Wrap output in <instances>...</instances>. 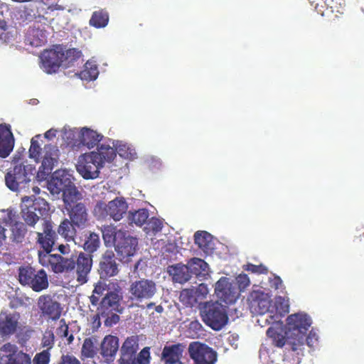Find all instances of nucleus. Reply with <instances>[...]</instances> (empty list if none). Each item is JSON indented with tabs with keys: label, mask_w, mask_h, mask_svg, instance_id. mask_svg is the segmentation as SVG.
<instances>
[{
	"label": "nucleus",
	"mask_w": 364,
	"mask_h": 364,
	"mask_svg": "<svg viewBox=\"0 0 364 364\" xmlns=\"http://www.w3.org/2000/svg\"><path fill=\"white\" fill-rule=\"evenodd\" d=\"M138 342L137 336H132L127 338L121 347L119 364H133V359L139 349Z\"/></svg>",
	"instance_id": "5701e85b"
},
{
	"label": "nucleus",
	"mask_w": 364,
	"mask_h": 364,
	"mask_svg": "<svg viewBox=\"0 0 364 364\" xmlns=\"http://www.w3.org/2000/svg\"><path fill=\"white\" fill-rule=\"evenodd\" d=\"M128 207L126 199L122 196L116 197L108 203L103 200H98L94 206L93 215L98 220L109 218L118 222L127 213Z\"/></svg>",
	"instance_id": "39448f33"
},
{
	"label": "nucleus",
	"mask_w": 364,
	"mask_h": 364,
	"mask_svg": "<svg viewBox=\"0 0 364 364\" xmlns=\"http://www.w3.org/2000/svg\"><path fill=\"white\" fill-rule=\"evenodd\" d=\"M21 200V213L26 225L34 227L38 221L42 223V220H46L41 218L49 210V205L46 200L36 198L34 196H24Z\"/></svg>",
	"instance_id": "20e7f679"
},
{
	"label": "nucleus",
	"mask_w": 364,
	"mask_h": 364,
	"mask_svg": "<svg viewBox=\"0 0 364 364\" xmlns=\"http://www.w3.org/2000/svg\"><path fill=\"white\" fill-rule=\"evenodd\" d=\"M80 138L81 143L87 148H93L101 140L102 136L97 132L87 127L80 131Z\"/></svg>",
	"instance_id": "7c9ffc66"
},
{
	"label": "nucleus",
	"mask_w": 364,
	"mask_h": 364,
	"mask_svg": "<svg viewBox=\"0 0 364 364\" xmlns=\"http://www.w3.org/2000/svg\"><path fill=\"white\" fill-rule=\"evenodd\" d=\"M114 291L105 294L100 303L97 312L95 314L98 318V325H100V317L105 318V326L111 327L119 321V316L117 313H122V308L120 305L122 299V288L119 284H113Z\"/></svg>",
	"instance_id": "7ed1b4c3"
},
{
	"label": "nucleus",
	"mask_w": 364,
	"mask_h": 364,
	"mask_svg": "<svg viewBox=\"0 0 364 364\" xmlns=\"http://www.w3.org/2000/svg\"><path fill=\"white\" fill-rule=\"evenodd\" d=\"M270 282L272 287L278 289L282 284V280L279 276H274L273 279Z\"/></svg>",
	"instance_id": "e2e57ef3"
},
{
	"label": "nucleus",
	"mask_w": 364,
	"mask_h": 364,
	"mask_svg": "<svg viewBox=\"0 0 364 364\" xmlns=\"http://www.w3.org/2000/svg\"><path fill=\"white\" fill-rule=\"evenodd\" d=\"M243 269L245 271L257 274H267L268 273L267 267L262 264L256 265L252 263H247V264L243 265Z\"/></svg>",
	"instance_id": "864d4df0"
},
{
	"label": "nucleus",
	"mask_w": 364,
	"mask_h": 364,
	"mask_svg": "<svg viewBox=\"0 0 364 364\" xmlns=\"http://www.w3.org/2000/svg\"><path fill=\"white\" fill-rule=\"evenodd\" d=\"M163 228V223L158 218L153 217L147 223L146 229L148 230L147 233L152 232L153 233L159 232Z\"/></svg>",
	"instance_id": "6e6d98bb"
},
{
	"label": "nucleus",
	"mask_w": 364,
	"mask_h": 364,
	"mask_svg": "<svg viewBox=\"0 0 364 364\" xmlns=\"http://www.w3.org/2000/svg\"><path fill=\"white\" fill-rule=\"evenodd\" d=\"M276 308L277 311H280V313H269L265 318L266 321L269 323L279 322L282 314H285L289 312V306L288 304V300H286L284 297L279 296L276 300Z\"/></svg>",
	"instance_id": "c756f323"
},
{
	"label": "nucleus",
	"mask_w": 364,
	"mask_h": 364,
	"mask_svg": "<svg viewBox=\"0 0 364 364\" xmlns=\"http://www.w3.org/2000/svg\"><path fill=\"white\" fill-rule=\"evenodd\" d=\"M100 279H107L118 274V264L112 251H106L102 255L98 269Z\"/></svg>",
	"instance_id": "4be33fe9"
},
{
	"label": "nucleus",
	"mask_w": 364,
	"mask_h": 364,
	"mask_svg": "<svg viewBox=\"0 0 364 364\" xmlns=\"http://www.w3.org/2000/svg\"><path fill=\"white\" fill-rule=\"evenodd\" d=\"M188 351L194 364H215L218 360L217 352L205 343L199 341L191 342Z\"/></svg>",
	"instance_id": "9b49d317"
},
{
	"label": "nucleus",
	"mask_w": 364,
	"mask_h": 364,
	"mask_svg": "<svg viewBox=\"0 0 364 364\" xmlns=\"http://www.w3.org/2000/svg\"><path fill=\"white\" fill-rule=\"evenodd\" d=\"M65 61L72 63L77 60L82 56V51L76 48H69L66 50H64Z\"/></svg>",
	"instance_id": "5fc2aeb1"
},
{
	"label": "nucleus",
	"mask_w": 364,
	"mask_h": 364,
	"mask_svg": "<svg viewBox=\"0 0 364 364\" xmlns=\"http://www.w3.org/2000/svg\"><path fill=\"white\" fill-rule=\"evenodd\" d=\"M6 364H31V357L21 350L9 354Z\"/></svg>",
	"instance_id": "a18cd8bd"
},
{
	"label": "nucleus",
	"mask_w": 364,
	"mask_h": 364,
	"mask_svg": "<svg viewBox=\"0 0 364 364\" xmlns=\"http://www.w3.org/2000/svg\"><path fill=\"white\" fill-rule=\"evenodd\" d=\"M5 228L0 224V247L2 245L3 242L6 240Z\"/></svg>",
	"instance_id": "69168bd1"
},
{
	"label": "nucleus",
	"mask_w": 364,
	"mask_h": 364,
	"mask_svg": "<svg viewBox=\"0 0 364 364\" xmlns=\"http://www.w3.org/2000/svg\"><path fill=\"white\" fill-rule=\"evenodd\" d=\"M137 245V238L131 236L127 231L124 230L123 233H119L118 235V242L114 248L117 255L124 259L135 254Z\"/></svg>",
	"instance_id": "6ab92c4d"
},
{
	"label": "nucleus",
	"mask_w": 364,
	"mask_h": 364,
	"mask_svg": "<svg viewBox=\"0 0 364 364\" xmlns=\"http://www.w3.org/2000/svg\"><path fill=\"white\" fill-rule=\"evenodd\" d=\"M149 215L148 210L142 208L134 212H129L128 218L131 223H134L137 226H141L146 223Z\"/></svg>",
	"instance_id": "37998d69"
},
{
	"label": "nucleus",
	"mask_w": 364,
	"mask_h": 364,
	"mask_svg": "<svg viewBox=\"0 0 364 364\" xmlns=\"http://www.w3.org/2000/svg\"><path fill=\"white\" fill-rule=\"evenodd\" d=\"M203 321L214 331L221 330L228 322L226 307L218 301L205 302L200 309Z\"/></svg>",
	"instance_id": "0eeeda50"
},
{
	"label": "nucleus",
	"mask_w": 364,
	"mask_h": 364,
	"mask_svg": "<svg viewBox=\"0 0 364 364\" xmlns=\"http://www.w3.org/2000/svg\"><path fill=\"white\" fill-rule=\"evenodd\" d=\"M72 175L66 170H57L53 173L48 182L49 189L53 193L58 194L62 192L63 200H65L68 193L73 196L80 193L75 187Z\"/></svg>",
	"instance_id": "1a4fd4ad"
},
{
	"label": "nucleus",
	"mask_w": 364,
	"mask_h": 364,
	"mask_svg": "<svg viewBox=\"0 0 364 364\" xmlns=\"http://www.w3.org/2000/svg\"><path fill=\"white\" fill-rule=\"evenodd\" d=\"M100 245V240L98 234L92 232H89L88 234H85V240L82 247L84 250L87 252V255H92V254L99 248Z\"/></svg>",
	"instance_id": "4c0bfd02"
},
{
	"label": "nucleus",
	"mask_w": 364,
	"mask_h": 364,
	"mask_svg": "<svg viewBox=\"0 0 364 364\" xmlns=\"http://www.w3.org/2000/svg\"><path fill=\"white\" fill-rule=\"evenodd\" d=\"M150 348L149 347L144 348L138 355H135L133 359V364H149L150 359ZM132 364V363H131Z\"/></svg>",
	"instance_id": "8fccbe9b"
},
{
	"label": "nucleus",
	"mask_w": 364,
	"mask_h": 364,
	"mask_svg": "<svg viewBox=\"0 0 364 364\" xmlns=\"http://www.w3.org/2000/svg\"><path fill=\"white\" fill-rule=\"evenodd\" d=\"M267 336L272 341V343L279 348L283 347L285 344L287 346V337L286 331L284 335L272 327H269L267 331Z\"/></svg>",
	"instance_id": "79ce46f5"
},
{
	"label": "nucleus",
	"mask_w": 364,
	"mask_h": 364,
	"mask_svg": "<svg viewBox=\"0 0 364 364\" xmlns=\"http://www.w3.org/2000/svg\"><path fill=\"white\" fill-rule=\"evenodd\" d=\"M58 364H81L80 360L73 355H63Z\"/></svg>",
	"instance_id": "052dcab7"
},
{
	"label": "nucleus",
	"mask_w": 364,
	"mask_h": 364,
	"mask_svg": "<svg viewBox=\"0 0 364 364\" xmlns=\"http://www.w3.org/2000/svg\"><path fill=\"white\" fill-rule=\"evenodd\" d=\"M318 341V336L315 332L311 331L307 336L306 333H305L304 344L306 343L308 346L313 348L317 344Z\"/></svg>",
	"instance_id": "bf43d9fd"
},
{
	"label": "nucleus",
	"mask_w": 364,
	"mask_h": 364,
	"mask_svg": "<svg viewBox=\"0 0 364 364\" xmlns=\"http://www.w3.org/2000/svg\"><path fill=\"white\" fill-rule=\"evenodd\" d=\"M195 243L205 253H210L213 244L210 234L206 231H197L194 234Z\"/></svg>",
	"instance_id": "2f4dec72"
},
{
	"label": "nucleus",
	"mask_w": 364,
	"mask_h": 364,
	"mask_svg": "<svg viewBox=\"0 0 364 364\" xmlns=\"http://www.w3.org/2000/svg\"><path fill=\"white\" fill-rule=\"evenodd\" d=\"M75 258H65L58 254H39V262L46 267H50L55 273L74 271Z\"/></svg>",
	"instance_id": "f8f14e48"
},
{
	"label": "nucleus",
	"mask_w": 364,
	"mask_h": 364,
	"mask_svg": "<svg viewBox=\"0 0 364 364\" xmlns=\"http://www.w3.org/2000/svg\"><path fill=\"white\" fill-rule=\"evenodd\" d=\"M18 314H0V333L2 336H10L15 333L18 323Z\"/></svg>",
	"instance_id": "a878e982"
},
{
	"label": "nucleus",
	"mask_w": 364,
	"mask_h": 364,
	"mask_svg": "<svg viewBox=\"0 0 364 364\" xmlns=\"http://www.w3.org/2000/svg\"><path fill=\"white\" fill-rule=\"evenodd\" d=\"M36 234V243L43 250V252L38 251V255H50L57 238L52 222L48 220H42V231L37 232Z\"/></svg>",
	"instance_id": "2eb2a0df"
},
{
	"label": "nucleus",
	"mask_w": 364,
	"mask_h": 364,
	"mask_svg": "<svg viewBox=\"0 0 364 364\" xmlns=\"http://www.w3.org/2000/svg\"><path fill=\"white\" fill-rule=\"evenodd\" d=\"M44 155L41 166L37 172V178L39 180L46 178L54 168L55 165L58 163L59 158V150L56 146L52 144H47L44 146Z\"/></svg>",
	"instance_id": "dca6fc26"
},
{
	"label": "nucleus",
	"mask_w": 364,
	"mask_h": 364,
	"mask_svg": "<svg viewBox=\"0 0 364 364\" xmlns=\"http://www.w3.org/2000/svg\"><path fill=\"white\" fill-rule=\"evenodd\" d=\"M248 301L251 311L260 315L269 313L272 304L270 295L261 290L252 291L248 296Z\"/></svg>",
	"instance_id": "f3484780"
},
{
	"label": "nucleus",
	"mask_w": 364,
	"mask_h": 364,
	"mask_svg": "<svg viewBox=\"0 0 364 364\" xmlns=\"http://www.w3.org/2000/svg\"><path fill=\"white\" fill-rule=\"evenodd\" d=\"M40 316L46 320L57 321L62 314L63 307L53 296L43 294L39 296L37 302Z\"/></svg>",
	"instance_id": "ddd939ff"
},
{
	"label": "nucleus",
	"mask_w": 364,
	"mask_h": 364,
	"mask_svg": "<svg viewBox=\"0 0 364 364\" xmlns=\"http://www.w3.org/2000/svg\"><path fill=\"white\" fill-rule=\"evenodd\" d=\"M116 283H109L107 285L105 282L98 281L95 284L92 294L90 296V301L92 305L97 306L99 304L100 298L102 296L105 291L108 292L114 291V286Z\"/></svg>",
	"instance_id": "72a5a7b5"
},
{
	"label": "nucleus",
	"mask_w": 364,
	"mask_h": 364,
	"mask_svg": "<svg viewBox=\"0 0 364 364\" xmlns=\"http://www.w3.org/2000/svg\"><path fill=\"white\" fill-rule=\"evenodd\" d=\"M14 137L11 126L6 124H0V157L6 158L13 151Z\"/></svg>",
	"instance_id": "b1692460"
},
{
	"label": "nucleus",
	"mask_w": 364,
	"mask_h": 364,
	"mask_svg": "<svg viewBox=\"0 0 364 364\" xmlns=\"http://www.w3.org/2000/svg\"><path fill=\"white\" fill-rule=\"evenodd\" d=\"M192 274L199 276L208 272V264L202 259L193 257L187 263Z\"/></svg>",
	"instance_id": "ea45409f"
},
{
	"label": "nucleus",
	"mask_w": 364,
	"mask_h": 364,
	"mask_svg": "<svg viewBox=\"0 0 364 364\" xmlns=\"http://www.w3.org/2000/svg\"><path fill=\"white\" fill-rule=\"evenodd\" d=\"M240 291H244L250 284V280L247 274H240L236 277Z\"/></svg>",
	"instance_id": "13d9d810"
},
{
	"label": "nucleus",
	"mask_w": 364,
	"mask_h": 364,
	"mask_svg": "<svg viewBox=\"0 0 364 364\" xmlns=\"http://www.w3.org/2000/svg\"><path fill=\"white\" fill-rule=\"evenodd\" d=\"M215 293L217 297L227 304H232L239 296L237 289L225 277H221L215 284Z\"/></svg>",
	"instance_id": "a211bd4d"
},
{
	"label": "nucleus",
	"mask_w": 364,
	"mask_h": 364,
	"mask_svg": "<svg viewBox=\"0 0 364 364\" xmlns=\"http://www.w3.org/2000/svg\"><path fill=\"white\" fill-rule=\"evenodd\" d=\"M102 237L106 245H114L118 242V235L119 233H123L124 230H117V227L114 225H106L102 229Z\"/></svg>",
	"instance_id": "e433bc0d"
},
{
	"label": "nucleus",
	"mask_w": 364,
	"mask_h": 364,
	"mask_svg": "<svg viewBox=\"0 0 364 364\" xmlns=\"http://www.w3.org/2000/svg\"><path fill=\"white\" fill-rule=\"evenodd\" d=\"M49 361L50 353L48 350L37 353L33 358V364H48Z\"/></svg>",
	"instance_id": "4d7b16f0"
},
{
	"label": "nucleus",
	"mask_w": 364,
	"mask_h": 364,
	"mask_svg": "<svg viewBox=\"0 0 364 364\" xmlns=\"http://www.w3.org/2000/svg\"><path fill=\"white\" fill-rule=\"evenodd\" d=\"M76 225L69 218H65L58 228V232L68 242L74 241Z\"/></svg>",
	"instance_id": "473e14b6"
},
{
	"label": "nucleus",
	"mask_w": 364,
	"mask_h": 364,
	"mask_svg": "<svg viewBox=\"0 0 364 364\" xmlns=\"http://www.w3.org/2000/svg\"><path fill=\"white\" fill-rule=\"evenodd\" d=\"M36 168L31 164H20L15 165L13 170L5 176L6 186L13 191H20L27 188V183L34 176Z\"/></svg>",
	"instance_id": "6e6552de"
},
{
	"label": "nucleus",
	"mask_w": 364,
	"mask_h": 364,
	"mask_svg": "<svg viewBox=\"0 0 364 364\" xmlns=\"http://www.w3.org/2000/svg\"><path fill=\"white\" fill-rule=\"evenodd\" d=\"M311 325V318L306 314L296 313L287 318V346L292 350L301 351L304 346L305 333Z\"/></svg>",
	"instance_id": "f03ea898"
},
{
	"label": "nucleus",
	"mask_w": 364,
	"mask_h": 364,
	"mask_svg": "<svg viewBox=\"0 0 364 364\" xmlns=\"http://www.w3.org/2000/svg\"><path fill=\"white\" fill-rule=\"evenodd\" d=\"M13 240L16 242H22L27 232L26 224L21 222H15L11 227Z\"/></svg>",
	"instance_id": "49530a36"
},
{
	"label": "nucleus",
	"mask_w": 364,
	"mask_h": 364,
	"mask_svg": "<svg viewBox=\"0 0 364 364\" xmlns=\"http://www.w3.org/2000/svg\"><path fill=\"white\" fill-rule=\"evenodd\" d=\"M66 200H63L65 209L69 218L77 228L83 229L89 225V210L85 203L81 201V193H68Z\"/></svg>",
	"instance_id": "423d86ee"
},
{
	"label": "nucleus",
	"mask_w": 364,
	"mask_h": 364,
	"mask_svg": "<svg viewBox=\"0 0 364 364\" xmlns=\"http://www.w3.org/2000/svg\"><path fill=\"white\" fill-rule=\"evenodd\" d=\"M40 137L41 135L38 134L32 138L31 141V146L28 151L30 158L35 159V161L37 162L38 161L41 156V148L36 139Z\"/></svg>",
	"instance_id": "09e8293b"
},
{
	"label": "nucleus",
	"mask_w": 364,
	"mask_h": 364,
	"mask_svg": "<svg viewBox=\"0 0 364 364\" xmlns=\"http://www.w3.org/2000/svg\"><path fill=\"white\" fill-rule=\"evenodd\" d=\"M56 333L59 337L62 338H66L69 345L74 341V336L73 333H69V327L64 318L60 321V326L57 328Z\"/></svg>",
	"instance_id": "de8ad7c7"
},
{
	"label": "nucleus",
	"mask_w": 364,
	"mask_h": 364,
	"mask_svg": "<svg viewBox=\"0 0 364 364\" xmlns=\"http://www.w3.org/2000/svg\"><path fill=\"white\" fill-rule=\"evenodd\" d=\"M99 75L98 70H81L80 73H75L74 75L79 77L82 80H95Z\"/></svg>",
	"instance_id": "3c124183"
},
{
	"label": "nucleus",
	"mask_w": 364,
	"mask_h": 364,
	"mask_svg": "<svg viewBox=\"0 0 364 364\" xmlns=\"http://www.w3.org/2000/svg\"><path fill=\"white\" fill-rule=\"evenodd\" d=\"M95 343L96 339L93 337L86 338L84 340L80 352V358L82 360L95 358L98 350Z\"/></svg>",
	"instance_id": "c9c22d12"
},
{
	"label": "nucleus",
	"mask_w": 364,
	"mask_h": 364,
	"mask_svg": "<svg viewBox=\"0 0 364 364\" xmlns=\"http://www.w3.org/2000/svg\"><path fill=\"white\" fill-rule=\"evenodd\" d=\"M168 272L175 282L183 284L191 277V272L188 264H176L168 267Z\"/></svg>",
	"instance_id": "cd10ccee"
},
{
	"label": "nucleus",
	"mask_w": 364,
	"mask_h": 364,
	"mask_svg": "<svg viewBox=\"0 0 364 364\" xmlns=\"http://www.w3.org/2000/svg\"><path fill=\"white\" fill-rule=\"evenodd\" d=\"M55 343V336L52 331H46L43 335L41 346L43 348H46L48 351L50 350Z\"/></svg>",
	"instance_id": "603ef678"
},
{
	"label": "nucleus",
	"mask_w": 364,
	"mask_h": 364,
	"mask_svg": "<svg viewBox=\"0 0 364 364\" xmlns=\"http://www.w3.org/2000/svg\"><path fill=\"white\" fill-rule=\"evenodd\" d=\"M32 282L28 286L36 292L44 290L48 287V276L43 269L36 271L35 276H33Z\"/></svg>",
	"instance_id": "f704fd0d"
},
{
	"label": "nucleus",
	"mask_w": 364,
	"mask_h": 364,
	"mask_svg": "<svg viewBox=\"0 0 364 364\" xmlns=\"http://www.w3.org/2000/svg\"><path fill=\"white\" fill-rule=\"evenodd\" d=\"M145 303L146 304L145 306H139L140 307H143V308H146V309H151L154 306H156V305H155L156 304L154 302H149V303H147V301H146Z\"/></svg>",
	"instance_id": "774afa93"
},
{
	"label": "nucleus",
	"mask_w": 364,
	"mask_h": 364,
	"mask_svg": "<svg viewBox=\"0 0 364 364\" xmlns=\"http://www.w3.org/2000/svg\"><path fill=\"white\" fill-rule=\"evenodd\" d=\"M55 136H56V130L53 129H50L48 130L44 134L45 138H46L48 139H51L55 137Z\"/></svg>",
	"instance_id": "0e129e2a"
},
{
	"label": "nucleus",
	"mask_w": 364,
	"mask_h": 364,
	"mask_svg": "<svg viewBox=\"0 0 364 364\" xmlns=\"http://www.w3.org/2000/svg\"><path fill=\"white\" fill-rule=\"evenodd\" d=\"M39 59L44 68H60L65 62L64 46L55 44L50 48L44 49L40 53Z\"/></svg>",
	"instance_id": "4468645a"
},
{
	"label": "nucleus",
	"mask_w": 364,
	"mask_h": 364,
	"mask_svg": "<svg viewBox=\"0 0 364 364\" xmlns=\"http://www.w3.org/2000/svg\"><path fill=\"white\" fill-rule=\"evenodd\" d=\"M58 250L60 251V253L65 255L68 253L69 247L66 245H60L58 247Z\"/></svg>",
	"instance_id": "338daca9"
},
{
	"label": "nucleus",
	"mask_w": 364,
	"mask_h": 364,
	"mask_svg": "<svg viewBox=\"0 0 364 364\" xmlns=\"http://www.w3.org/2000/svg\"><path fill=\"white\" fill-rule=\"evenodd\" d=\"M36 270L29 265L21 266L18 268V281L22 285H28L35 276Z\"/></svg>",
	"instance_id": "c03bdc74"
},
{
	"label": "nucleus",
	"mask_w": 364,
	"mask_h": 364,
	"mask_svg": "<svg viewBox=\"0 0 364 364\" xmlns=\"http://www.w3.org/2000/svg\"><path fill=\"white\" fill-rule=\"evenodd\" d=\"M186 346L183 343L166 345L161 352V360L164 364H184L181 361Z\"/></svg>",
	"instance_id": "412c9836"
},
{
	"label": "nucleus",
	"mask_w": 364,
	"mask_h": 364,
	"mask_svg": "<svg viewBox=\"0 0 364 364\" xmlns=\"http://www.w3.org/2000/svg\"><path fill=\"white\" fill-rule=\"evenodd\" d=\"M203 294H207L208 291L203 284H200L198 289L194 291L193 289H183L179 296V301L186 306H193L197 303L196 294L198 291H203Z\"/></svg>",
	"instance_id": "c85d7f7f"
},
{
	"label": "nucleus",
	"mask_w": 364,
	"mask_h": 364,
	"mask_svg": "<svg viewBox=\"0 0 364 364\" xmlns=\"http://www.w3.org/2000/svg\"><path fill=\"white\" fill-rule=\"evenodd\" d=\"M119 349V338L108 335L102 340L100 345V354L107 362L112 361Z\"/></svg>",
	"instance_id": "393cba45"
},
{
	"label": "nucleus",
	"mask_w": 364,
	"mask_h": 364,
	"mask_svg": "<svg viewBox=\"0 0 364 364\" xmlns=\"http://www.w3.org/2000/svg\"><path fill=\"white\" fill-rule=\"evenodd\" d=\"M47 41L45 31L39 28L30 27L25 36L24 42L32 47H40Z\"/></svg>",
	"instance_id": "bb28decb"
},
{
	"label": "nucleus",
	"mask_w": 364,
	"mask_h": 364,
	"mask_svg": "<svg viewBox=\"0 0 364 364\" xmlns=\"http://www.w3.org/2000/svg\"><path fill=\"white\" fill-rule=\"evenodd\" d=\"M1 350L5 353H9V354L14 353V352H18L17 350L16 346L11 344L10 343H7L4 344L1 348Z\"/></svg>",
	"instance_id": "680f3d73"
},
{
	"label": "nucleus",
	"mask_w": 364,
	"mask_h": 364,
	"mask_svg": "<svg viewBox=\"0 0 364 364\" xmlns=\"http://www.w3.org/2000/svg\"><path fill=\"white\" fill-rule=\"evenodd\" d=\"M74 271L76 274V281L80 284H85L88 280L92 266V256L85 252H80L75 258Z\"/></svg>",
	"instance_id": "aec40b11"
},
{
	"label": "nucleus",
	"mask_w": 364,
	"mask_h": 364,
	"mask_svg": "<svg viewBox=\"0 0 364 364\" xmlns=\"http://www.w3.org/2000/svg\"><path fill=\"white\" fill-rule=\"evenodd\" d=\"M311 4L314 6L318 14L324 16L328 11L333 12L336 2L334 0H311Z\"/></svg>",
	"instance_id": "a19ab883"
},
{
	"label": "nucleus",
	"mask_w": 364,
	"mask_h": 364,
	"mask_svg": "<svg viewBox=\"0 0 364 364\" xmlns=\"http://www.w3.org/2000/svg\"><path fill=\"white\" fill-rule=\"evenodd\" d=\"M108 22L109 14L105 9L94 11L90 19V24L97 28L105 27Z\"/></svg>",
	"instance_id": "58836bf2"
},
{
	"label": "nucleus",
	"mask_w": 364,
	"mask_h": 364,
	"mask_svg": "<svg viewBox=\"0 0 364 364\" xmlns=\"http://www.w3.org/2000/svg\"><path fill=\"white\" fill-rule=\"evenodd\" d=\"M116 156V151L109 145L101 144L97 151L82 155L76 165L77 171L85 179H94L98 177L100 169L105 162H111Z\"/></svg>",
	"instance_id": "f257e3e1"
},
{
	"label": "nucleus",
	"mask_w": 364,
	"mask_h": 364,
	"mask_svg": "<svg viewBox=\"0 0 364 364\" xmlns=\"http://www.w3.org/2000/svg\"><path fill=\"white\" fill-rule=\"evenodd\" d=\"M157 292V286L154 281L141 279L131 283L129 289V298L136 303L146 302L151 299Z\"/></svg>",
	"instance_id": "9d476101"
}]
</instances>
